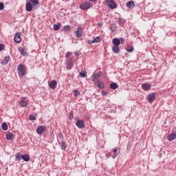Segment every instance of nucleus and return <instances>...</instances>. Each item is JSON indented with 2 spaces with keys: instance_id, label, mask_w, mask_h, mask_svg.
Here are the masks:
<instances>
[{
  "instance_id": "1",
  "label": "nucleus",
  "mask_w": 176,
  "mask_h": 176,
  "mask_svg": "<svg viewBox=\"0 0 176 176\" xmlns=\"http://www.w3.org/2000/svg\"><path fill=\"white\" fill-rule=\"evenodd\" d=\"M15 159L17 160V162H21V159H23L24 162H30V157L28 155H21L20 153H16Z\"/></svg>"
},
{
  "instance_id": "2",
  "label": "nucleus",
  "mask_w": 176,
  "mask_h": 176,
  "mask_svg": "<svg viewBox=\"0 0 176 176\" xmlns=\"http://www.w3.org/2000/svg\"><path fill=\"white\" fill-rule=\"evenodd\" d=\"M17 71L19 78H23L25 75V67L23 64H20L17 67Z\"/></svg>"
},
{
  "instance_id": "3",
  "label": "nucleus",
  "mask_w": 176,
  "mask_h": 176,
  "mask_svg": "<svg viewBox=\"0 0 176 176\" xmlns=\"http://www.w3.org/2000/svg\"><path fill=\"white\" fill-rule=\"evenodd\" d=\"M93 7V4L90 2H85L80 6V9L82 10H88L90 8Z\"/></svg>"
},
{
  "instance_id": "4",
  "label": "nucleus",
  "mask_w": 176,
  "mask_h": 176,
  "mask_svg": "<svg viewBox=\"0 0 176 176\" xmlns=\"http://www.w3.org/2000/svg\"><path fill=\"white\" fill-rule=\"evenodd\" d=\"M154 100H156V93L153 92L148 95L147 96L148 102H149L150 104H152Z\"/></svg>"
},
{
  "instance_id": "5",
  "label": "nucleus",
  "mask_w": 176,
  "mask_h": 176,
  "mask_svg": "<svg viewBox=\"0 0 176 176\" xmlns=\"http://www.w3.org/2000/svg\"><path fill=\"white\" fill-rule=\"evenodd\" d=\"M19 105L22 108L27 107V105H28V100H27V98H22L19 102Z\"/></svg>"
},
{
  "instance_id": "6",
  "label": "nucleus",
  "mask_w": 176,
  "mask_h": 176,
  "mask_svg": "<svg viewBox=\"0 0 176 176\" xmlns=\"http://www.w3.org/2000/svg\"><path fill=\"white\" fill-rule=\"evenodd\" d=\"M76 126L78 129H85V121L83 120H78L76 122Z\"/></svg>"
},
{
  "instance_id": "7",
  "label": "nucleus",
  "mask_w": 176,
  "mask_h": 176,
  "mask_svg": "<svg viewBox=\"0 0 176 176\" xmlns=\"http://www.w3.org/2000/svg\"><path fill=\"white\" fill-rule=\"evenodd\" d=\"M107 3L111 9H116V3L113 0H107Z\"/></svg>"
},
{
  "instance_id": "8",
  "label": "nucleus",
  "mask_w": 176,
  "mask_h": 176,
  "mask_svg": "<svg viewBox=\"0 0 176 176\" xmlns=\"http://www.w3.org/2000/svg\"><path fill=\"white\" fill-rule=\"evenodd\" d=\"M45 130H46V126H39L36 129V133L37 134H38V135H42V133H43V131H45Z\"/></svg>"
},
{
  "instance_id": "9",
  "label": "nucleus",
  "mask_w": 176,
  "mask_h": 176,
  "mask_svg": "<svg viewBox=\"0 0 176 176\" xmlns=\"http://www.w3.org/2000/svg\"><path fill=\"white\" fill-rule=\"evenodd\" d=\"M21 33H16L14 36V40L16 43H20L21 42Z\"/></svg>"
},
{
  "instance_id": "10",
  "label": "nucleus",
  "mask_w": 176,
  "mask_h": 176,
  "mask_svg": "<svg viewBox=\"0 0 176 176\" xmlns=\"http://www.w3.org/2000/svg\"><path fill=\"white\" fill-rule=\"evenodd\" d=\"M151 85L148 83H144L142 85V89L144 90V91H148L151 90Z\"/></svg>"
},
{
  "instance_id": "11",
  "label": "nucleus",
  "mask_w": 176,
  "mask_h": 176,
  "mask_svg": "<svg viewBox=\"0 0 176 176\" xmlns=\"http://www.w3.org/2000/svg\"><path fill=\"white\" fill-rule=\"evenodd\" d=\"M112 50L115 54H118V53L120 52V48H119V45H113L112 47Z\"/></svg>"
},
{
  "instance_id": "12",
  "label": "nucleus",
  "mask_w": 176,
  "mask_h": 176,
  "mask_svg": "<svg viewBox=\"0 0 176 176\" xmlns=\"http://www.w3.org/2000/svg\"><path fill=\"white\" fill-rule=\"evenodd\" d=\"M100 76H101V72H99L97 74H94L91 76V79H92L93 82H96V80L98 79V78H100Z\"/></svg>"
},
{
  "instance_id": "13",
  "label": "nucleus",
  "mask_w": 176,
  "mask_h": 176,
  "mask_svg": "<svg viewBox=\"0 0 176 176\" xmlns=\"http://www.w3.org/2000/svg\"><path fill=\"white\" fill-rule=\"evenodd\" d=\"M126 6H127L129 9H131V8H134V6H135V4L134 3V1L131 0L130 1L126 2Z\"/></svg>"
},
{
  "instance_id": "14",
  "label": "nucleus",
  "mask_w": 176,
  "mask_h": 176,
  "mask_svg": "<svg viewBox=\"0 0 176 176\" xmlns=\"http://www.w3.org/2000/svg\"><path fill=\"white\" fill-rule=\"evenodd\" d=\"M112 43H113V45H114V46H119V45H120L121 42L119 38H114L112 40Z\"/></svg>"
},
{
  "instance_id": "15",
  "label": "nucleus",
  "mask_w": 176,
  "mask_h": 176,
  "mask_svg": "<svg viewBox=\"0 0 176 176\" xmlns=\"http://www.w3.org/2000/svg\"><path fill=\"white\" fill-rule=\"evenodd\" d=\"M75 32L76 38H80L82 36V28H78Z\"/></svg>"
},
{
  "instance_id": "16",
  "label": "nucleus",
  "mask_w": 176,
  "mask_h": 176,
  "mask_svg": "<svg viewBox=\"0 0 176 176\" xmlns=\"http://www.w3.org/2000/svg\"><path fill=\"white\" fill-rule=\"evenodd\" d=\"M50 89H56V86H57V81L56 80H53L49 84Z\"/></svg>"
},
{
  "instance_id": "17",
  "label": "nucleus",
  "mask_w": 176,
  "mask_h": 176,
  "mask_svg": "<svg viewBox=\"0 0 176 176\" xmlns=\"http://www.w3.org/2000/svg\"><path fill=\"white\" fill-rule=\"evenodd\" d=\"M9 60H10V56H6L5 58L1 61V64H3V65H6V64L9 63Z\"/></svg>"
},
{
  "instance_id": "18",
  "label": "nucleus",
  "mask_w": 176,
  "mask_h": 176,
  "mask_svg": "<svg viewBox=\"0 0 176 176\" xmlns=\"http://www.w3.org/2000/svg\"><path fill=\"white\" fill-rule=\"evenodd\" d=\"M110 89L112 90H116L119 87V85L116 82H111L109 85Z\"/></svg>"
},
{
  "instance_id": "19",
  "label": "nucleus",
  "mask_w": 176,
  "mask_h": 176,
  "mask_svg": "<svg viewBox=\"0 0 176 176\" xmlns=\"http://www.w3.org/2000/svg\"><path fill=\"white\" fill-rule=\"evenodd\" d=\"M27 12H32V5L31 3L28 2L25 6Z\"/></svg>"
},
{
  "instance_id": "20",
  "label": "nucleus",
  "mask_w": 176,
  "mask_h": 176,
  "mask_svg": "<svg viewBox=\"0 0 176 176\" xmlns=\"http://www.w3.org/2000/svg\"><path fill=\"white\" fill-rule=\"evenodd\" d=\"M111 152H113V153L112 155L113 159H115V157H116L118 156V155H119V153H118V148H113L111 150Z\"/></svg>"
},
{
  "instance_id": "21",
  "label": "nucleus",
  "mask_w": 176,
  "mask_h": 176,
  "mask_svg": "<svg viewBox=\"0 0 176 176\" xmlns=\"http://www.w3.org/2000/svg\"><path fill=\"white\" fill-rule=\"evenodd\" d=\"M72 69V60H69L67 61V69Z\"/></svg>"
},
{
  "instance_id": "22",
  "label": "nucleus",
  "mask_w": 176,
  "mask_h": 176,
  "mask_svg": "<svg viewBox=\"0 0 176 176\" xmlns=\"http://www.w3.org/2000/svg\"><path fill=\"white\" fill-rule=\"evenodd\" d=\"M61 28V23H58L57 24H54V31H58Z\"/></svg>"
},
{
  "instance_id": "23",
  "label": "nucleus",
  "mask_w": 176,
  "mask_h": 176,
  "mask_svg": "<svg viewBox=\"0 0 176 176\" xmlns=\"http://www.w3.org/2000/svg\"><path fill=\"white\" fill-rule=\"evenodd\" d=\"M96 85H97V86L99 89H104V83L100 82V80L96 81Z\"/></svg>"
},
{
  "instance_id": "24",
  "label": "nucleus",
  "mask_w": 176,
  "mask_h": 176,
  "mask_svg": "<svg viewBox=\"0 0 176 176\" xmlns=\"http://www.w3.org/2000/svg\"><path fill=\"white\" fill-rule=\"evenodd\" d=\"M125 23H126V19H124L123 18H120L118 19V24L120 25H124Z\"/></svg>"
},
{
  "instance_id": "25",
  "label": "nucleus",
  "mask_w": 176,
  "mask_h": 176,
  "mask_svg": "<svg viewBox=\"0 0 176 176\" xmlns=\"http://www.w3.org/2000/svg\"><path fill=\"white\" fill-rule=\"evenodd\" d=\"M19 50L22 56H27V52H25V50H24V48L21 47L19 49Z\"/></svg>"
},
{
  "instance_id": "26",
  "label": "nucleus",
  "mask_w": 176,
  "mask_h": 176,
  "mask_svg": "<svg viewBox=\"0 0 176 176\" xmlns=\"http://www.w3.org/2000/svg\"><path fill=\"white\" fill-rule=\"evenodd\" d=\"M6 140H10V141H12L13 140V133H9L6 135Z\"/></svg>"
},
{
  "instance_id": "27",
  "label": "nucleus",
  "mask_w": 176,
  "mask_h": 176,
  "mask_svg": "<svg viewBox=\"0 0 176 176\" xmlns=\"http://www.w3.org/2000/svg\"><path fill=\"white\" fill-rule=\"evenodd\" d=\"M1 129L2 130H3L4 131H6L8 129V124L6 122H3L1 125Z\"/></svg>"
},
{
  "instance_id": "28",
  "label": "nucleus",
  "mask_w": 176,
  "mask_h": 176,
  "mask_svg": "<svg viewBox=\"0 0 176 176\" xmlns=\"http://www.w3.org/2000/svg\"><path fill=\"white\" fill-rule=\"evenodd\" d=\"M110 30L111 32H114L115 31H116V23L111 24L110 27Z\"/></svg>"
},
{
  "instance_id": "29",
  "label": "nucleus",
  "mask_w": 176,
  "mask_h": 176,
  "mask_svg": "<svg viewBox=\"0 0 176 176\" xmlns=\"http://www.w3.org/2000/svg\"><path fill=\"white\" fill-rule=\"evenodd\" d=\"M69 30H71L69 25H67L63 27L64 32H68V31H69Z\"/></svg>"
},
{
  "instance_id": "30",
  "label": "nucleus",
  "mask_w": 176,
  "mask_h": 176,
  "mask_svg": "<svg viewBox=\"0 0 176 176\" xmlns=\"http://www.w3.org/2000/svg\"><path fill=\"white\" fill-rule=\"evenodd\" d=\"M126 50L128 53H133L134 52V47H128Z\"/></svg>"
},
{
  "instance_id": "31",
  "label": "nucleus",
  "mask_w": 176,
  "mask_h": 176,
  "mask_svg": "<svg viewBox=\"0 0 176 176\" xmlns=\"http://www.w3.org/2000/svg\"><path fill=\"white\" fill-rule=\"evenodd\" d=\"M30 3H32V5H39L38 0H30Z\"/></svg>"
},
{
  "instance_id": "32",
  "label": "nucleus",
  "mask_w": 176,
  "mask_h": 176,
  "mask_svg": "<svg viewBox=\"0 0 176 176\" xmlns=\"http://www.w3.org/2000/svg\"><path fill=\"white\" fill-rule=\"evenodd\" d=\"M98 42H101V37L100 36L96 37L94 40V43H98Z\"/></svg>"
},
{
  "instance_id": "33",
  "label": "nucleus",
  "mask_w": 176,
  "mask_h": 176,
  "mask_svg": "<svg viewBox=\"0 0 176 176\" xmlns=\"http://www.w3.org/2000/svg\"><path fill=\"white\" fill-rule=\"evenodd\" d=\"M73 91L74 93L75 97H78V96H80V93L79 92V91H78V89H74Z\"/></svg>"
},
{
  "instance_id": "34",
  "label": "nucleus",
  "mask_w": 176,
  "mask_h": 176,
  "mask_svg": "<svg viewBox=\"0 0 176 176\" xmlns=\"http://www.w3.org/2000/svg\"><path fill=\"white\" fill-rule=\"evenodd\" d=\"M61 146H62V149L63 151H65V149H67V144H65V142H61Z\"/></svg>"
},
{
  "instance_id": "35",
  "label": "nucleus",
  "mask_w": 176,
  "mask_h": 176,
  "mask_svg": "<svg viewBox=\"0 0 176 176\" xmlns=\"http://www.w3.org/2000/svg\"><path fill=\"white\" fill-rule=\"evenodd\" d=\"M69 119L72 120L74 119V111H72L69 115Z\"/></svg>"
},
{
  "instance_id": "36",
  "label": "nucleus",
  "mask_w": 176,
  "mask_h": 176,
  "mask_svg": "<svg viewBox=\"0 0 176 176\" xmlns=\"http://www.w3.org/2000/svg\"><path fill=\"white\" fill-rule=\"evenodd\" d=\"M80 76H81L82 78H86V76H87V75H86V72H80Z\"/></svg>"
},
{
  "instance_id": "37",
  "label": "nucleus",
  "mask_w": 176,
  "mask_h": 176,
  "mask_svg": "<svg viewBox=\"0 0 176 176\" xmlns=\"http://www.w3.org/2000/svg\"><path fill=\"white\" fill-rule=\"evenodd\" d=\"M30 120H36V118L35 116H32V115L29 116Z\"/></svg>"
},
{
  "instance_id": "38",
  "label": "nucleus",
  "mask_w": 176,
  "mask_h": 176,
  "mask_svg": "<svg viewBox=\"0 0 176 176\" xmlns=\"http://www.w3.org/2000/svg\"><path fill=\"white\" fill-rule=\"evenodd\" d=\"M3 8H5V4L3 3H0V10H3Z\"/></svg>"
},
{
  "instance_id": "39",
  "label": "nucleus",
  "mask_w": 176,
  "mask_h": 176,
  "mask_svg": "<svg viewBox=\"0 0 176 176\" xmlns=\"http://www.w3.org/2000/svg\"><path fill=\"white\" fill-rule=\"evenodd\" d=\"M3 49H5V45L3 44H0V52H2V50H3Z\"/></svg>"
},
{
  "instance_id": "40",
  "label": "nucleus",
  "mask_w": 176,
  "mask_h": 176,
  "mask_svg": "<svg viewBox=\"0 0 176 176\" xmlns=\"http://www.w3.org/2000/svg\"><path fill=\"white\" fill-rule=\"evenodd\" d=\"M87 43H88V45H93V43H94V40H88L87 41Z\"/></svg>"
},
{
  "instance_id": "41",
  "label": "nucleus",
  "mask_w": 176,
  "mask_h": 176,
  "mask_svg": "<svg viewBox=\"0 0 176 176\" xmlns=\"http://www.w3.org/2000/svg\"><path fill=\"white\" fill-rule=\"evenodd\" d=\"M58 137L59 138H60L61 140H63V138H64V135H63V133H60L58 134Z\"/></svg>"
},
{
  "instance_id": "42",
  "label": "nucleus",
  "mask_w": 176,
  "mask_h": 176,
  "mask_svg": "<svg viewBox=\"0 0 176 176\" xmlns=\"http://www.w3.org/2000/svg\"><path fill=\"white\" fill-rule=\"evenodd\" d=\"M75 56H76L77 57H79V56H80V52H75Z\"/></svg>"
},
{
  "instance_id": "43",
  "label": "nucleus",
  "mask_w": 176,
  "mask_h": 176,
  "mask_svg": "<svg viewBox=\"0 0 176 176\" xmlns=\"http://www.w3.org/2000/svg\"><path fill=\"white\" fill-rule=\"evenodd\" d=\"M107 93H108V92H107L105 91H102L101 94H102V96H107Z\"/></svg>"
},
{
  "instance_id": "44",
  "label": "nucleus",
  "mask_w": 176,
  "mask_h": 176,
  "mask_svg": "<svg viewBox=\"0 0 176 176\" xmlns=\"http://www.w3.org/2000/svg\"><path fill=\"white\" fill-rule=\"evenodd\" d=\"M120 42H121L122 45H124V38H120Z\"/></svg>"
},
{
  "instance_id": "45",
  "label": "nucleus",
  "mask_w": 176,
  "mask_h": 176,
  "mask_svg": "<svg viewBox=\"0 0 176 176\" xmlns=\"http://www.w3.org/2000/svg\"><path fill=\"white\" fill-rule=\"evenodd\" d=\"M69 56H71V52H67L66 56H65L66 58H68V57H69Z\"/></svg>"
},
{
  "instance_id": "46",
  "label": "nucleus",
  "mask_w": 176,
  "mask_h": 176,
  "mask_svg": "<svg viewBox=\"0 0 176 176\" xmlns=\"http://www.w3.org/2000/svg\"><path fill=\"white\" fill-rule=\"evenodd\" d=\"M106 157H107V159H109V157H111V155H109V153H106Z\"/></svg>"
},
{
  "instance_id": "47",
  "label": "nucleus",
  "mask_w": 176,
  "mask_h": 176,
  "mask_svg": "<svg viewBox=\"0 0 176 176\" xmlns=\"http://www.w3.org/2000/svg\"><path fill=\"white\" fill-rule=\"evenodd\" d=\"M98 27H102L103 23L102 22L98 23Z\"/></svg>"
},
{
  "instance_id": "48",
  "label": "nucleus",
  "mask_w": 176,
  "mask_h": 176,
  "mask_svg": "<svg viewBox=\"0 0 176 176\" xmlns=\"http://www.w3.org/2000/svg\"><path fill=\"white\" fill-rule=\"evenodd\" d=\"M91 2H97V0H89Z\"/></svg>"
}]
</instances>
